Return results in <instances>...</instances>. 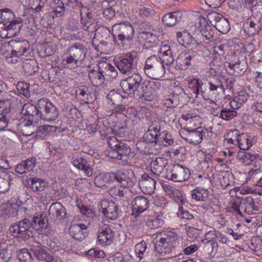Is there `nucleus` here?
Masks as SVG:
<instances>
[{
  "instance_id": "nucleus-16",
  "label": "nucleus",
  "mask_w": 262,
  "mask_h": 262,
  "mask_svg": "<svg viewBox=\"0 0 262 262\" xmlns=\"http://www.w3.org/2000/svg\"><path fill=\"white\" fill-rule=\"evenodd\" d=\"M113 226L104 225L98 231V239L100 244L110 245L114 241L115 233Z\"/></svg>"
},
{
  "instance_id": "nucleus-57",
  "label": "nucleus",
  "mask_w": 262,
  "mask_h": 262,
  "mask_svg": "<svg viewBox=\"0 0 262 262\" xmlns=\"http://www.w3.org/2000/svg\"><path fill=\"white\" fill-rule=\"evenodd\" d=\"M138 14L142 18H149L154 16L155 11L152 9L143 7L139 10Z\"/></svg>"
},
{
  "instance_id": "nucleus-25",
  "label": "nucleus",
  "mask_w": 262,
  "mask_h": 262,
  "mask_svg": "<svg viewBox=\"0 0 262 262\" xmlns=\"http://www.w3.org/2000/svg\"><path fill=\"white\" fill-rule=\"evenodd\" d=\"M9 45L14 49V52L17 53V55L20 56L25 55L30 49V44L26 40H11L9 42V45H7L8 47Z\"/></svg>"
},
{
  "instance_id": "nucleus-12",
  "label": "nucleus",
  "mask_w": 262,
  "mask_h": 262,
  "mask_svg": "<svg viewBox=\"0 0 262 262\" xmlns=\"http://www.w3.org/2000/svg\"><path fill=\"white\" fill-rule=\"evenodd\" d=\"M37 123V120H31L30 117H21L18 120L16 126L23 136H29L36 132Z\"/></svg>"
},
{
  "instance_id": "nucleus-7",
  "label": "nucleus",
  "mask_w": 262,
  "mask_h": 262,
  "mask_svg": "<svg viewBox=\"0 0 262 262\" xmlns=\"http://www.w3.org/2000/svg\"><path fill=\"white\" fill-rule=\"evenodd\" d=\"M17 248L14 242L8 239L3 238L0 242V256L5 262L11 260L17 253Z\"/></svg>"
},
{
  "instance_id": "nucleus-2",
  "label": "nucleus",
  "mask_w": 262,
  "mask_h": 262,
  "mask_svg": "<svg viewBox=\"0 0 262 262\" xmlns=\"http://www.w3.org/2000/svg\"><path fill=\"white\" fill-rule=\"evenodd\" d=\"M116 31L118 33V38L121 43H118L117 46L121 50L126 48L127 45L125 41L133 40L134 34V29L132 24L126 20L122 19L116 20Z\"/></svg>"
},
{
  "instance_id": "nucleus-27",
  "label": "nucleus",
  "mask_w": 262,
  "mask_h": 262,
  "mask_svg": "<svg viewBox=\"0 0 262 262\" xmlns=\"http://www.w3.org/2000/svg\"><path fill=\"white\" fill-rule=\"evenodd\" d=\"M208 133L206 129H203L201 127L191 129L190 132V139L189 143L194 145H198L201 143L203 140V137L205 134Z\"/></svg>"
},
{
  "instance_id": "nucleus-35",
  "label": "nucleus",
  "mask_w": 262,
  "mask_h": 262,
  "mask_svg": "<svg viewBox=\"0 0 262 262\" xmlns=\"http://www.w3.org/2000/svg\"><path fill=\"white\" fill-rule=\"evenodd\" d=\"M249 98V94L245 91H241L238 95L235 96L233 99L230 101L232 104L233 108H239L241 106L247 102Z\"/></svg>"
},
{
  "instance_id": "nucleus-61",
  "label": "nucleus",
  "mask_w": 262,
  "mask_h": 262,
  "mask_svg": "<svg viewBox=\"0 0 262 262\" xmlns=\"http://www.w3.org/2000/svg\"><path fill=\"white\" fill-rule=\"evenodd\" d=\"M76 94H79L82 97H84L88 100L91 94L89 93V88L85 85H80L77 87L76 90Z\"/></svg>"
},
{
  "instance_id": "nucleus-15",
  "label": "nucleus",
  "mask_w": 262,
  "mask_h": 262,
  "mask_svg": "<svg viewBox=\"0 0 262 262\" xmlns=\"http://www.w3.org/2000/svg\"><path fill=\"white\" fill-rule=\"evenodd\" d=\"M262 27V20L260 16L253 17L247 19L244 24L245 32L249 36L258 34Z\"/></svg>"
},
{
  "instance_id": "nucleus-22",
  "label": "nucleus",
  "mask_w": 262,
  "mask_h": 262,
  "mask_svg": "<svg viewBox=\"0 0 262 262\" xmlns=\"http://www.w3.org/2000/svg\"><path fill=\"white\" fill-rule=\"evenodd\" d=\"M176 36L179 42L186 48L190 46L196 47L200 45V43L187 32H178Z\"/></svg>"
},
{
  "instance_id": "nucleus-1",
  "label": "nucleus",
  "mask_w": 262,
  "mask_h": 262,
  "mask_svg": "<svg viewBox=\"0 0 262 262\" xmlns=\"http://www.w3.org/2000/svg\"><path fill=\"white\" fill-rule=\"evenodd\" d=\"M146 75L152 79H159L165 73V68L159 56L151 55L146 60L144 65Z\"/></svg>"
},
{
  "instance_id": "nucleus-58",
  "label": "nucleus",
  "mask_w": 262,
  "mask_h": 262,
  "mask_svg": "<svg viewBox=\"0 0 262 262\" xmlns=\"http://www.w3.org/2000/svg\"><path fill=\"white\" fill-rule=\"evenodd\" d=\"M86 254L89 256L97 258H103L105 254L101 250L96 248H92L86 252Z\"/></svg>"
},
{
  "instance_id": "nucleus-9",
  "label": "nucleus",
  "mask_w": 262,
  "mask_h": 262,
  "mask_svg": "<svg viewBox=\"0 0 262 262\" xmlns=\"http://www.w3.org/2000/svg\"><path fill=\"white\" fill-rule=\"evenodd\" d=\"M161 86L160 82L158 81H144L142 83L138 96L144 100H151L156 95V92Z\"/></svg>"
},
{
  "instance_id": "nucleus-11",
  "label": "nucleus",
  "mask_w": 262,
  "mask_h": 262,
  "mask_svg": "<svg viewBox=\"0 0 262 262\" xmlns=\"http://www.w3.org/2000/svg\"><path fill=\"white\" fill-rule=\"evenodd\" d=\"M88 11L86 7H82L80 12L81 24L83 30L89 33H93L97 31V21L93 18V14L87 12Z\"/></svg>"
},
{
  "instance_id": "nucleus-59",
  "label": "nucleus",
  "mask_w": 262,
  "mask_h": 262,
  "mask_svg": "<svg viewBox=\"0 0 262 262\" xmlns=\"http://www.w3.org/2000/svg\"><path fill=\"white\" fill-rule=\"evenodd\" d=\"M161 184L166 194L170 198L172 197V196H173V194L178 190L172 186L168 184L167 181H162L161 183Z\"/></svg>"
},
{
  "instance_id": "nucleus-41",
  "label": "nucleus",
  "mask_w": 262,
  "mask_h": 262,
  "mask_svg": "<svg viewBox=\"0 0 262 262\" xmlns=\"http://www.w3.org/2000/svg\"><path fill=\"white\" fill-rule=\"evenodd\" d=\"M236 141L238 147L240 149L243 150L249 149L252 145L251 140L248 138L247 135L244 134L238 135Z\"/></svg>"
},
{
  "instance_id": "nucleus-14",
  "label": "nucleus",
  "mask_w": 262,
  "mask_h": 262,
  "mask_svg": "<svg viewBox=\"0 0 262 262\" xmlns=\"http://www.w3.org/2000/svg\"><path fill=\"white\" fill-rule=\"evenodd\" d=\"M49 214L51 220L56 224H59L61 221L67 216V211L65 207L59 202H55L50 206L49 209Z\"/></svg>"
},
{
  "instance_id": "nucleus-42",
  "label": "nucleus",
  "mask_w": 262,
  "mask_h": 262,
  "mask_svg": "<svg viewBox=\"0 0 262 262\" xmlns=\"http://www.w3.org/2000/svg\"><path fill=\"white\" fill-rule=\"evenodd\" d=\"M18 92L26 98L31 96L30 84L25 81H19L16 86Z\"/></svg>"
},
{
  "instance_id": "nucleus-47",
  "label": "nucleus",
  "mask_w": 262,
  "mask_h": 262,
  "mask_svg": "<svg viewBox=\"0 0 262 262\" xmlns=\"http://www.w3.org/2000/svg\"><path fill=\"white\" fill-rule=\"evenodd\" d=\"M16 256L20 262H32L33 255L26 248L17 251Z\"/></svg>"
},
{
  "instance_id": "nucleus-31",
  "label": "nucleus",
  "mask_w": 262,
  "mask_h": 262,
  "mask_svg": "<svg viewBox=\"0 0 262 262\" xmlns=\"http://www.w3.org/2000/svg\"><path fill=\"white\" fill-rule=\"evenodd\" d=\"M23 68L25 74L30 76L38 71V63L34 59H27L23 62Z\"/></svg>"
},
{
  "instance_id": "nucleus-34",
  "label": "nucleus",
  "mask_w": 262,
  "mask_h": 262,
  "mask_svg": "<svg viewBox=\"0 0 262 262\" xmlns=\"http://www.w3.org/2000/svg\"><path fill=\"white\" fill-rule=\"evenodd\" d=\"M165 241V239L164 237L160 238L159 241L155 246L156 251L162 256H164L165 254L170 253L173 250Z\"/></svg>"
},
{
  "instance_id": "nucleus-43",
  "label": "nucleus",
  "mask_w": 262,
  "mask_h": 262,
  "mask_svg": "<svg viewBox=\"0 0 262 262\" xmlns=\"http://www.w3.org/2000/svg\"><path fill=\"white\" fill-rule=\"evenodd\" d=\"M32 254L39 260H43L48 250L40 245L33 246L31 249Z\"/></svg>"
},
{
  "instance_id": "nucleus-48",
  "label": "nucleus",
  "mask_w": 262,
  "mask_h": 262,
  "mask_svg": "<svg viewBox=\"0 0 262 262\" xmlns=\"http://www.w3.org/2000/svg\"><path fill=\"white\" fill-rule=\"evenodd\" d=\"M11 102L9 99L0 101V114L10 117L11 112Z\"/></svg>"
},
{
  "instance_id": "nucleus-44",
  "label": "nucleus",
  "mask_w": 262,
  "mask_h": 262,
  "mask_svg": "<svg viewBox=\"0 0 262 262\" xmlns=\"http://www.w3.org/2000/svg\"><path fill=\"white\" fill-rule=\"evenodd\" d=\"M200 32L203 37L207 40H211L213 38L214 34L213 30L211 26L206 24L203 25H200L199 28Z\"/></svg>"
},
{
  "instance_id": "nucleus-62",
  "label": "nucleus",
  "mask_w": 262,
  "mask_h": 262,
  "mask_svg": "<svg viewBox=\"0 0 262 262\" xmlns=\"http://www.w3.org/2000/svg\"><path fill=\"white\" fill-rule=\"evenodd\" d=\"M24 165L26 167L27 170L31 171L35 167L36 164V159L35 157H31L23 161Z\"/></svg>"
},
{
  "instance_id": "nucleus-46",
  "label": "nucleus",
  "mask_w": 262,
  "mask_h": 262,
  "mask_svg": "<svg viewBox=\"0 0 262 262\" xmlns=\"http://www.w3.org/2000/svg\"><path fill=\"white\" fill-rule=\"evenodd\" d=\"M168 245L173 249L178 244L179 235L177 233L172 231L167 232L165 237H164Z\"/></svg>"
},
{
  "instance_id": "nucleus-18",
  "label": "nucleus",
  "mask_w": 262,
  "mask_h": 262,
  "mask_svg": "<svg viewBox=\"0 0 262 262\" xmlns=\"http://www.w3.org/2000/svg\"><path fill=\"white\" fill-rule=\"evenodd\" d=\"M67 50L78 63L84 60L87 53L85 46L79 42L74 43L72 46L69 47Z\"/></svg>"
},
{
  "instance_id": "nucleus-56",
  "label": "nucleus",
  "mask_w": 262,
  "mask_h": 262,
  "mask_svg": "<svg viewBox=\"0 0 262 262\" xmlns=\"http://www.w3.org/2000/svg\"><path fill=\"white\" fill-rule=\"evenodd\" d=\"M189 88L192 89L193 93L197 95L199 93L200 90H201L202 85L198 79L193 78L189 82Z\"/></svg>"
},
{
  "instance_id": "nucleus-60",
  "label": "nucleus",
  "mask_w": 262,
  "mask_h": 262,
  "mask_svg": "<svg viewBox=\"0 0 262 262\" xmlns=\"http://www.w3.org/2000/svg\"><path fill=\"white\" fill-rule=\"evenodd\" d=\"M249 158L250 152L241 151H238L237 155L238 160L246 165H250Z\"/></svg>"
},
{
  "instance_id": "nucleus-21",
  "label": "nucleus",
  "mask_w": 262,
  "mask_h": 262,
  "mask_svg": "<svg viewBox=\"0 0 262 262\" xmlns=\"http://www.w3.org/2000/svg\"><path fill=\"white\" fill-rule=\"evenodd\" d=\"M31 227L35 230L46 229L49 226L48 219L46 214L35 213L31 221Z\"/></svg>"
},
{
  "instance_id": "nucleus-50",
  "label": "nucleus",
  "mask_w": 262,
  "mask_h": 262,
  "mask_svg": "<svg viewBox=\"0 0 262 262\" xmlns=\"http://www.w3.org/2000/svg\"><path fill=\"white\" fill-rule=\"evenodd\" d=\"M134 174L132 170H118L116 173V180H131Z\"/></svg>"
},
{
  "instance_id": "nucleus-4",
  "label": "nucleus",
  "mask_w": 262,
  "mask_h": 262,
  "mask_svg": "<svg viewBox=\"0 0 262 262\" xmlns=\"http://www.w3.org/2000/svg\"><path fill=\"white\" fill-rule=\"evenodd\" d=\"M227 72L233 76L242 75L248 69L246 57L243 54L232 57L230 62L227 63Z\"/></svg>"
},
{
  "instance_id": "nucleus-19",
  "label": "nucleus",
  "mask_w": 262,
  "mask_h": 262,
  "mask_svg": "<svg viewBox=\"0 0 262 262\" xmlns=\"http://www.w3.org/2000/svg\"><path fill=\"white\" fill-rule=\"evenodd\" d=\"M131 205L133 214L137 215L147 209L149 207V202L146 198L138 196L132 201Z\"/></svg>"
},
{
  "instance_id": "nucleus-64",
  "label": "nucleus",
  "mask_w": 262,
  "mask_h": 262,
  "mask_svg": "<svg viewBox=\"0 0 262 262\" xmlns=\"http://www.w3.org/2000/svg\"><path fill=\"white\" fill-rule=\"evenodd\" d=\"M209 89L212 94L216 95L220 94H223L225 92V89L224 87H220L216 85L208 83Z\"/></svg>"
},
{
  "instance_id": "nucleus-26",
  "label": "nucleus",
  "mask_w": 262,
  "mask_h": 262,
  "mask_svg": "<svg viewBox=\"0 0 262 262\" xmlns=\"http://www.w3.org/2000/svg\"><path fill=\"white\" fill-rule=\"evenodd\" d=\"M235 108L232 107V104L229 102L227 104H223L221 106L219 117L223 120L229 121L237 115Z\"/></svg>"
},
{
  "instance_id": "nucleus-3",
  "label": "nucleus",
  "mask_w": 262,
  "mask_h": 262,
  "mask_svg": "<svg viewBox=\"0 0 262 262\" xmlns=\"http://www.w3.org/2000/svg\"><path fill=\"white\" fill-rule=\"evenodd\" d=\"M230 207L233 211L242 215V211L249 214L253 213L256 210L253 199L250 196L246 197L236 196L230 203Z\"/></svg>"
},
{
  "instance_id": "nucleus-23",
  "label": "nucleus",
  "mask_w": 262,
  "mask_h": 262,
  "mask_svg": "<svg viewBox=\"0 0 262 262\" xmlns=\"http://www.w3.org/2000/svg\"><path fill=\"white\" fill-rule=\"evenodd\" d=\"M86 228V226L84 224L72 225L69 228L70 234L75 239L82 241L87 235L86 232L83 231Z\"/></svg>"
},
{
  "instance_id": "nucleus-55",
  "label": "nucleus",
  "mask_w": 262,
  "mask_h": 262,
  "mask_svg": "<svg viewBox=\"0 0 262 262\" xmlns=\"http://www.w3.org/2000/svg\"><path fill=\"white\" fill-rule=\"evenodd\" d=\"M113 3L112 0L108 1V7L104 9L103 13L104 17L109 19H113L115 17V10Z\"/></svg>"
},
{
  "instance_id": "nucleus-40",
  "label": "nucleus",
  "mask_w": 262,
  "mask_h": 262,
  "mask_svg": "<svg viewBox=\"0 0 262 262\" xmlns=\"http://www.w3.org/2000/svg\"><path fill=\"white\" fill-rule=\"evenodd\" d=\"M46 121H51L55 120L58 116L57 108L49 100L46 111Z\"/></svg>"
},
{
  "instance_id": "nucleus-39",
  "label": "nucleus",
  "mask_w": 262,
  "mask_h": 262,
  "mask_svg": "<svg viewBox=\"0 0 262 262\" xmlns=\"http://www.w3.org/2000/svg\"><path fill=\"white\" fill-rule=\"evenodd\" d=\"M49 99L47 98H41L38 100L37 107L38 110L39 120H46V111Z\"/></svg>"
},
{
  "instance_id": "nucleus-24",
  "label": "nucleus",
  "mask_w": 262,
  "mask_h": 262,
  "mask_svg": "<svg viewBox=\"0 0 262 262\" xmlns=\"http://www.w3.org/2000/svg\"><path fill=\"white\" fill-rule=\"evenodd\" d=\"M160 58L162 60V63L164 65H170L174 61L172 55V50L169 45L162 46L160 49Z\"/></svg>"
},
{
  "instance_id": "nucleus-6",
  "label": "nucleus",
  "mask_w": 262,
  "mask_h": 262,
  "mask_svg": "<svg viewBox=\"0 0 262 262\" xmlns=\"http://www.w3.org/2000/svg\"><path fill=\"white\" fill-rule=\"evenodd\" d=\"M23 26V20L17 17L13 21L0 23V32L3 38H11L17 35Z\"/></svg>"
},
{
  "instance_id": "nucleus-20",
  "label": "nucleus",
  "mask_w": 262,
  "mask_h": 262,
  "mask_svg": "<svg viewBox=\"0 0 262 262\" xmlns=\"http://www.w3.org/2000/svg\"><path fill=\"white\" fill-rule=\"evenodd\" d=\"M134 58L130 54H126L122 57H120L116 63V67L122 74L129 72L132 68Z\"/></svg>"
},
{
  "instance_id": "nucleus-49",
  "label": "nucleus",
  "mask_w": 262,
  "mask_h": 262,
  "mask_svg": "<svg viewBox=\"0 0 262 262\" xmlns=\"http://www.w3.org/2000/svg\"><path fill=\"white\" fill-rule=\"evenodd\" d=\"M119 201L121 204V205H120L119 203H118L117 205H116V218L118 216L121 215L122 210L124 212L126 211V209L128 205V199L126 196H123V197L120 198Z\"/></svg>"
},
{
  "instance_id": "nucleus-28",
  "label": "nucleus",
  "mask_w": 262,
  "mask_h": 262,
  "mask_svg": "<svg viewBox=\"0 0 262 262\" xmlns=\"http://www.w3.org/2000/svg\"><path fill=\"white\" fill-rule=\"evenodd\" d=\"M102 212L104 216L113 221L115 219V203L113 201L109 202L104 200L101 202L100 204Z\"/></svg>"
},
{
  "instance_id": "nucleus-37",
  "label": "nucleus",
  "mask_w": 262,
  "mask_h": 262,
  "mask_svg": "<svg viewBox=\"0 0 262 262\" xmlns=\"http://www.w3.org/2000/svg\"><path fill=\"white\" fill-rule=\"evenodd\" d=\"M57 130V127L53 125H44L36 126V136L37 138H42L50 133H54Z\"/></svg>"
},
{
  "instance_id": "nucleus-13",
  "label": "nucleus",
  "mask_w": 262,
  "mask_h": 262,
  "mask_svg": "<svg viewBox=\"0 0 262 262\" xmlns=\"http://www.w3.org/2000/svg\"><path fill=\"white\" fill-rule=\"evenodd\" d=\"M197 59L196 52L190 50L181 53L178 56L176 62L181 70H185L195 63Z\"/></svg>"
},
{
  "instance_id": "nucleus-32",
  "label": "nucleus",
  "mask_w": 262,
  "mask_h": 262,
  "mask_svg": "<svg viewBox=\"0 0 262 262\" xmlns=\"http://www.w3.org/2000/svg\"><path fill=\"white\" fill-rule=\"evenodd\" d=\"M181 12L177 11L165 14L162 18V21L167 27H172L181 20Z\"/></svg>"
},
{
  "instance_id": "nucleus-54",
  "label": "nucleus",
  "mask_w": 262,
  "mask_h": 262,
  "mask_svg": "<svg viewBox=\"0 0 262 262\" xmlns=\"http://www.w3.org/2000/svg\"><path fill=\"white\" fill-rule=\"evenodd\" d=\"M105 71L104 72V80L107 81L112 82L114 79L113 72L115 71V68L111 63H105Z\"/></svg>"
},
{
  "instance_id": "nucleus-45",
  "label": "nucleus",
  "mask_w": 262,
  "mask_h": 262,
  "mask_svg": "<svg viewBox=\"0 0 262 262\" xmlns=\"http://www.w3.org/2000/svg\"><path fill=\"white\" fill-rule=\"evenodd\" d=\"M167 164V161L163 157H158L151 162V168L158 172H161Z\"/></svg>"
},
{
  "instance_id": "nucleus-33",
  "label": "nucleus",
  "mask_w": 262,
  "mask_h": 262,
  "mask_svg": "<svg viewBox=\"0 0 262 262\" xmlns=\"http://www.w3.org/2000/svg\"><path fill=\"white\" fill-rule=\"evenodd\" d=\"M22 111L26 115L24 117H30L31 120H37V122L38 121L39 114L37 105L26 104L24 105Z\"/></svg>"
},
{
  "instance_id": "nucleus-5",
  "label": "nucleus",
  "mask_w": 262,
  "mask_h": 262,
  "mask_svg": "<svg viewBox=\"0 0 262 262\" xmlns=\"http://www.w3.org/2000/svg\"><path fill=\"white\" fill-rule=\"evenodd\" d=\"M142 77L138 73H134L125 79L122 80L120 83V86L124 93L132 94L140 92L141 88Z\"/></svg>"
},
{
  "instance_id": "nucleus-17",
  "label": "nucleus",
  "mask_w": 262,
  "mask_h": 262,
  "mask_svg": "<svg viewBox=\"0 0 262 262\" xmlns=\"http://www.w3.org/2000/svg\"><path fill=\"white\" fill-rule=\"evenodd\" d=\"M130 152V148L127 146L126 144L120 142L117 140L116 142V159L118 161L117 164L123 165L127 162L128 159V155Z\"/></svg>"
},
{
  "instance_id": "nucleus-30",
  "label": "nucleus",
  "mask_w": 262,
  "mask_h": 262,
  "mask_svg": "<svg viewBox=\"0 0 262 262\" xmlns=\"http://www.w3.org/2000/svg\"><path fill=\"white\" fill-rule=\"evenodd\" d=\"M72 163L76 168L83 170L87 176L92 175V171L86 159L79 156H74L72 159Z\"/></svg>"
},
{
  "instance_id": "nucleus-8",
  "label": "nucleus",
  "mask_w": 262,
  "mask_h": 262,
  "mask_svg": "<svg viewBox=\"0 0 262 262\" xmlns=\"http://www.w3.org/2000/svg\"><path fill=\"white\" fill-rule=\"evenodd\" d=\"M207 18L216 30L220 32L225 34L230 29V25L228 20L222 14L216 12L209 13Z\"/></svg>"
},
{
  "instance_id": "nucleus-29",
  "label": "nucleus",
  "mask_w": 262,
  "mask_h": 262,
  "mask_svg": "<svg viewBox=\"0 0 262 262\" xmlns=\"http://www.w3.org/2000/svg\"><path fill=\"white\" fill-rule=\"evenodd\" d=\"M154 139V140H152V142L165 147L171 145L173 143L171 135L166 131L160 133L159 135H155Z\"/></svg>"
},
{
  "instance_id": "nucleus-63",
  "label": "nucleus",
  "mask_w": 262,
  "mask_h": 262,
  "mask_svg": "<svg viewBox=\"0 0 262 262\" xmlns=\"http://www.w3.org/2000/svg\"><path fill=\"white\" fill-rule=\"evenodd\" d=\"M204 190L195 189L193 190L191 193L192 199L198 201H203L205 200V196H203L202 191Z\"/></svg>"
},
{
  "instance_id": "nucleus-10",
  "label": "nucleus",
  "mask_w": 262,
  "mask_h": 262,
  "mask_svg": "<svg viewBox=\"0 0 262 262\" xmlns=\"http://www.w3.org/2000/svg\"><path fill=\"white\" fill-rule=\"evenodd\" d=\"M31 225V221L27 218H25L10 225L9 231L14 237H23L26 234H28L30 228L32 227Z\"/></svg>"
},
{
  "instance_id": "nucleus-36",
  "label": "nucleus",
  "mask_w": 262,
  "mask_h": 262,
  "mask_svg": "<svg viewBox=\"0 0 262 262\" xmlns=\"http://www.w3.org/2000/svg\"><path fill=\"white\" fill-rule=\"evenodd\" d=\"M62 64L64 68L74 69L78 66V62L67 50V52L62 56Z\"/></svg>"
},
{
  "instance_id": "nucleus-52",
  "label": "nucleus",
  "mask_w": 262,
  "mask_h": 262,
  "mask_svg": "<svg viewBox=\"0 0 262 262\" xmlns=\"http://www.w3.org/2000/svg\"><path fill=\"white\" fill-rule=\"evenodd\" d=\"M14 52V49L12 48L10 53H5V52H3L2 54L5 56L8 62L15 64L17 63L18 59L21 56L19 55H17V53Z\"/></svg>"
},
{
  "instance_id": "nucleus-51",
  "label": "nucleus",
  "mask_w": 262,
  "mask_h": 262,
  "mask_svg": "<svg viewBox=\"0 0 262 262\" xmlns=\"http://www.w3.org/2000/svg\"><path fill=\"white\" fill-rule=\"evenodd\" d=\"M146 248L147 245L144 241H142L136 245L135 248V252L140 259L146 255Z\"/></svg>"
},
{
  "instance_id": "nucleus-53",
  "label": "nucleus",
  "mask_w": 262,
  "mask_h": 262,
  "mask_svg": "<svg viewBox=\"0 0 262 262\" xmlns=\"http://www.w3.org/2000/svg\"><path fill=\"white\" fill-rule=\"evenodd\" d=\"M17 17H15L14 12L9 8L3 9V14L2 16V21L0 23H6L10 21H13Z\"/></svg>"
},
{
  "instance_id": "nucleus-38",
  "label": "nucleus",
  "mask_w": 262,
  "mask_h": 262,
  "mask_svg": "<svg viewBox=\"0 0 262 262\" xmlns=\"http://www.w3.org/2000/svg\"><path fill=\"white\" fill-rule=\"evenodd\" d=\"M24 185L34 191H43L48 185L47 181H25Z\"/></svg>"
}]
</instances>
